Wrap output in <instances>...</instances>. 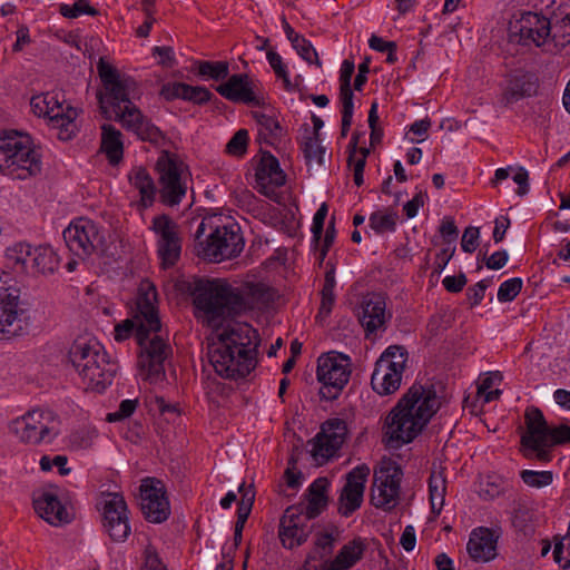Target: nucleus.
Returning <instances> with one entry per match:
<instances>
[{
    "label": "nucleus",
    "instance_id": "obj_13",
    "mask_svg": "<svg viewBox=\"0 0 570 570\" xmlns=\"http://www.w3.org/2000/svg\"><path fill=\"white\" fill-rule=\"evenodd\" d=\"M402 469L394 462H384L374 471L371 487L372 504L384 511L394 509L400 500Z\"/></svg>",
    "mask_w": 570,
    "mask_h": 570
},
{
    "label": "nucleus",
    "instance_id": "obj_63",
    "mask_svg": "<svg viewBox=\"0 0 570 570\" xmlns=\"http://www.w3.org/2000/svg\"><path fill=\"white\" fill-rule=\"evenodd\" d=\"M342 104V126L341 136L346 137L353 121L354 104L353 101H341Z\"/></svg>",
    "mask_w": 570,
    "mask_h": 570
},
{
    "label": "nucleus",
    "instance_id": "obj_61",
    "mask_svg": "<svg viewBox=\"0 0 570 570\" xmlns=\"http://www.w3.org/2000/svg\"><path fill=\"white\" fill-rule=\"evenodd\" d=\"M327 212H328L327 205L325 203H323L314 215L311 230L313 233L315 240H318L322 237L323 229H324V222L327 216Z\"/></svg>",
    "mask_w": 570,
    "mask_h": 570
},
{
    "label": "nucleus",
    "instance_id": "obj_38",
    "mask_svg": "<svg viewBox=\"0 0 570 570\" xmlns=\"http://www.w3.org/2000/svg\"><path fill=\"white\" fill-rule=\"evenodd\" d=\"M317 434L328 439L334 445L342 446L347 435L346 422L337 417L327 420L322 424L321 431Z\"/></svg>",
    "mask_w": 570,
    "mask_h": 570
},
{
    "label": "nucleus",
    "instance_id": "obj_11",
    "mask_svg": "<svg viewBox=\"0 0 570 570\" xmlns=\"http://www.w3.org/2000/svg\"><path fill=\"white\" fill-rule=\"evenodd\" d=\"M351 360L347 355L330 352L317 360V380L322 383V399L335 400L351 376Z\"/></svg>",
    "mask_w": 570,
    "mask_h": 570
},
{
    "label": "nucleus",
    "instance_id": "obj_24",
    "mask_svg": "<svg viewBox=\"0 0 570 570\" xmlns=\"http://www.w3.org/2000/svg\"><path fill=\"white\" fill-rule=\"evenodd\" d=\"M365 549L364 541L361 538H355L344 544L332 560H325L317 564L314 562L315 556L309 554L302 570H348L362 559Z\"/></svg>",
    "mask_w": 570,
    "mask_h": 570
},
{
    "label": "nucleus",
    "instance_id": "obj_53",
    "mask_svg": "<svg viewBox=\"0 0 570 570\" xmlns=\"http://www.w3.org/2000/svg\"><path fill=\"white\" fill-rule=\"evenodd\" d=\"M552 39L561 45L570 42V14H566L563 18L558 20L553 27Z\"/></svg>",
    "mask_w": 570,
    "mask_h": 570
},
{
    "label": "nucleus",
    "instance_id": "obj_36",
    "mask_svg": "<svg viewBox=\"0 0 570 570\" xmlns=\"http://www.w3.org/2000/svg\"><path fill=\"white\" fill-rule=\"evenodd\" d=\"M252 116L257 122L259 137L266 144L273 146L281 140L283 128L275 117L261 111H253Z\"/></svg>",
    "mask_w": 570,
    "mask_h": 570
},
{
    "label": "nucleus",
    "instance_id": "obj_12",
    "mask_svg": "<svg viewBox=\"0 0 570 570\" xmlns=\"http://www.w3.org/2000/svg\"><path fill=\"white\" fill-rule=\"evenodd\" d=\"M244 239L236 225L218 226L198 246V255L209 262L230 259L240 254Z\"/></svg>",
    "mask_w": 570,
    "mask_h": 570
},
{
    "label": "nucleus",
    "instance_id": "obj_46",
    "mask_svg": "<svg viewBox=\"0 0 570 570\" xmlns=\"http://www.w3.org/2000/svg\"><path fill=\"white\" fill-rule=\"evenodd\" d=\"M350 155H348V166L352 168L353 173H364V167L366 164V157L368 155L367 148L357 149V137L354 135L348 144Z\"/></svg>",
    "mask_w": 570,
    "mask_h": 570
},
{
    "label": "nucleus",
    "instance_id": "obj_5",
    "mask_svg": "<svg viewBox=\"0 0 570 570\" xmlns=\"http://www.w3.org/2000/svg\"><path fill=\"white\" fill-rule=\"evenodd\" d=\"M68 355L87 390L100 393L111 384L118 366L96 338L78 337Z\"/></svg>",
    "mask_w": 570,
    "mask_h": 570
},
{
    "label": "nucleus",
    "instance_id": "obj_54",
    "mask_svg": "<svg viewBox=\"0 0 570 570\" xmlns=\"http://www.w3.org/2000/svg\"><path fill=\"white\" fill-rule=\"evenodd\" d=\"M139 327V321L134 316V318H127L121 323L117 324L115 327V340L117 342H122L130 337V335L135 332L137 335Z\"/></svg>",
    "mask_w": 570,
    "mask_h": 570
},
{
    "label": "nucleus",
    "instance_id": "obj_8",
    "mask_svg": "<svg viewBox=\"0 0 570 570\" xmlns=\"http://www.w3.org/2000/svg\"><path fill=\"white\" fill-rule=\"evenodd\" d=\"M104 92L97 95L104 116L111 119V112L138 97L137 82L120 73L114 66L100 59L97 65Z\"/></svg>",
    "mask_w": 570,
    "mask_h": 570
},
{
    "label": "nucleus",
    "instance_id": "obj_37",
    "mask_svg": "<svg viewBox=\"0 0 570 570\" xmlns=\"http://www.w3.org/2000/svg\"><path fill=\"white\" fill-rule=\"evenodd\" d=\"M31 245L18 243L8 247L4 254L8 267H11L16 274H29L30 266L26 264V257H31Z\"/></svg>",
    "mask_w": 570,
    "mask_h": 570
},
{
    "label": "nucleus",
    "instance_id": "obj_42",
    "mask_svg": "<svg viewBox=\"0 0 570 570\" xmlns=\"http://www.w3.org/2000/svg\"><path fill=\"white\" fill-rule=\"evenodd\" d=\"M370 227L377 234L394 232L397 214L391 210H379L370 216Z\"/></svg>",
    "mask_w": 570,
    "mask_h": 570
},
{
    "label": "nucleus",
    "instance_id": "obj_22",
    "mask_svg": "<svg viewBox=\"0 0 570 570\" xmlns=\"http://www.w3.org/2000/svg\"><path fill=\"white\" fill-rule=\"evenodd\" d=\"M308 522L301 505L288 507L279 522L278 535L282 544L287 549L303 544L312 531Z\"/></svg>",
    "mask_w": 570,
    "mask_h": 570
},
{
    "label": "nucleus",
    "instance_id": "obj_56",
    "mask_svg": "<svg viewBox=\"0 0 570 570\" xmlns=\"http://www.w3.org/2000/svg\"><path fill=\"white\" fill-rule=\"evenodd\" d=\"M213 94L205 87H194L185 83V100L193 101L195 104H205L209 101Z\"/></svg>",
    "mask_w": 570,
    "mask_h": 570
},
{
    "label": "nucleus",
    "instance_id": "obj_27",
    "mask_svg": "<svg viewBox=\"0 0 570 570\" xmlns=\"http://www.w3.org/2000/svg\"><path fill=\"white\" fill-rule=\"evenodd\" d=\"M77 116V110L69 105H65V101H61L59 94H57V104H46L41 117L47 118L53 128L59 129V139L69 140L76 131L75 120Z\"/></svg>",
    "mask_w": 570,
    "mask_h": 570
},
{
    "label": "nucleus",
    "instance_id": "obj_59",
    "mask_svg": "<svg viewBox=\"0 0 570 570\" xmlns=\"http://www.w3.org/2000/svg\"><path fill=\"white\" fill-rule=\"evenodd\" d=\"M480 229L479 227H466L461 239L462 250L473 253L479 245Z\"/></svg>",
    "mask_w": 570,
    "mask_h": 570
},
{
    "label": "nucleus",
    "instance_id": "obj_32",
    "mask_svg": "<svg viewBox=\"0 0 570 570\" xmlns=\"http://www.w3.org/2000/svg\"><path fill=\"white\" fill-rule=\"evenodd\" d=\"M327 487L328 481L325 478L316 479L307 490V503L299 504L306 518L311 521L318 517L327 505Z\"/></svg>",
    "mask_w": 570,
    "mask_h": 570
},
{
    "label": "nucleus",
    "instance_id": "obj_40",
    "mask_svg": "<svg viewBox=\"0 0 570 570\" xmlns=\"http://www.w3.org/2000/svg\"><path fill=\"white\" fill-rule=\"evenodd\" d=\"M340 449L341 446L334 445L328 439L316 434L312 441L311 454L315 462L321 465L333 458Z\"/></svg>",
    "mask_w": 570,
    "mask_h": 570
},
{
    "label": "nucleus",
    "instance_id": "obj_14",
    "mask_svg": "<svg viewBox=\"0 0 570 570\" xmlns=\"http://www.w3.org/2000/svg\"><path fill=\"white\" fill-rule=\"evenodd\" d=\"M156 236L157 254L164 268L176 265L180 258L183 237L179 225L168 215L155 216L149 227Z\"/></svg>",
    "mask_w": 570,
    "mask_h": 570
},
{
    "label": "nucleus",
    "instance_id": "obj_7",
    "mask_svg": "<svg viewBox=\"0 0 570 570\" xmlns=\"http://www.w3.org/2000/svg\"><path fill=\"white\" fill-rule=\"evenodd\" d=\"M524 420L527 430L521 436V445L525 458L548 462L552 446L570 443V426L561 424L550 428L538 407H528Z\"/></svg>",
    "mask_w": 570,
    "mask_h": 570
},
{
    "label": "nucleus",
    "instance_id": "obj_10",
    "mask_svg": "<svg viewBox=\"0 0 570 570\" xmlns=\"http://www.w3.org/2000/svg\"><path fill=\"white\" fill-rule=\"evenodd\" d=\"M59 421L48 409H33L14 419L10 431L26 444L51 443L58 435Z\"/></svg>",
    "mask_w": 570,
    "mask_h": 570
},
{
    "label": "nucleus",
    "instance_id": "obj_60",
    "mask_svg": "<svg viewBox=\"0 0 570 570\" xmlns=\"http://www.w3.org/2000/svg\"><path fill=\"white\" fill-rule=\"evenodd\" d=\"M238 492L242 495L240 501L238 503V510L250 513L255 501L254 487L252 484L246 485L245 483H242L238 488Z\"/></svg>",
    "mask_w": 570,
    "mask_h": 570
},
{
    "label": "nucleus",
    "instance_id": "obj_64",
    "mask_svg": "<svg viewBox=\"0 0 570 570\" xmlns=\"http://www.w3.org/2000/svg\"><path fill=\"white\" fill-rule=\"evenodd\" d=\"M466 276L461 273L458 276H446L442 281L443 286L450 293H459L466 285Z\"/></svg>",
    "mask_w": 570,
    "mask_h": 570
},
{
    "label": "nucleus",
    "instance_id": "obj_33",
    "mask_svg": "<svg viewBox=\"0 0 570 570\" xmlns=\"http://www.w3.org/2000/svg\"><path fill=\"white\" fill-rule=\"evenodd\" d=\"M121 132L112 125L101 126V150L106 154L111 165H117L122 159L124 144Z\"/></svg>",
    "mask_w": 570,
    "mask_h": 570
},
{
    "label": "nucleus",
    "instance_id": "obj_49",
    "mask_svg": "<svg viewBox=\"0 0 570 570\" xmlns=\"http://www.w3.org/2000/svg\"><path fill=\"white\" fill-rule=\"evenodd\" d=\"M292 46L306 62L315 63L317 67H322L315 48L307 39L304 37H295L294 43Z\"/></svg>",
    "mask_w": 570,
    "mask_h": 570
},
{
    "label": "nucleus",
    "instance_id": "obj_28",
    "mask_svg": "<svg viewBox=\"0 0 570 570\" xmlns=\"http://www.w3.org/2000/svg\"><path fill=\"white\" fill-rule=\"evenodd\" d=\"M500 533L495 530L479 527L474 529L466 543V551L475 562H489L497 557V543Z\"/></svg>",
    "mask_w": 570,
    "mask_h": 570
},
{
    "label": "nucleus",
    "instance_id": "obj_29",
    "mask_svg": "<svg viewBox=\"0 0 570 570\" xmlns=\"http://www.w3.org/2000/svg\"><path fill=\"white\" fill-rule=\"evenodd\" d=\"M38 515L52 525L69 522V513L52 490H45L33 499Z\"/></svg>",
    "mask_w": 570,
    "mask_h": 570
},
{
    "label": "nucleus",
    "instance_id": "obj_31",
    "mask_svg": "<svg viewBox=\"0 0 570 570\" xmlns=\"http://www.w3.org/2000/svg\"><path fill=\"white\" fill-rule=\"evenodd\" d=\"M130 185L138 190V206L142 209L154 204L157 188L149 173L144 167H135L128 174Z\"/></svg>",
    "mask_w": 570,
    "mask_h": 570
},
{
    "label": "nucleus",
    "instance_id": "obj_47",
    "mask_svg": "<svg viewBox=\"0 0 570 570\" xmlns=\"http://www.w3.org/2000/svg\"><path fill=\"white\" fill-rule=\"evenodd\" d=\"M60 13L65 18L75 19L81 14L97 16L98 10L94 8L87 0H77L72 6L61 4Z\"/></svg>",
    "mask_w": 570,
    "mask_h": 570
},
{
    "label": "nucleus",
    "instance_id": "obj_50",
    "mask_svg": "<svg viewBox=\"0 0 570 570\" xmlns=\"http://www.w3.org/2000/svg\"><path fill=\"white\" fill-rule=\"evenodd\" d=\"M522 279L519 277L504 281L498 289V299L501 303L513 301L522 288Z\"/></svg>",
    "mask_w": 570,
    "mask_h": 570
},
{
    "label": "nucleus",
    "instance_id": "obj_57",
    "mask_svg": "<svg viewBox=\"0 0 570 570\" xmlns=\"http://www.w3.org/2000/svg\"><path fill=\"white\" fill-rule=\"evenodd\" d=\"M489 285L490 282L488 279H482L478 282L475 285L468 288L466 301L471 308L479 305L482 302Z\"/></svg>",
    "mask_w": 570,
    "mask_h": 570
},
{
    "label": "nucleus",
    "instance_id": "obj_25",
    "mask_svg": "<svg viewBox=\"0 0 570 570\" xmlns=\"http://www.w3.org/2000/svg\"><path fill=\"white\" fill-rule=\"evenodd\" d=\"M256 189L271 199L277 197L276 189L286 181V175L272 154H263L255 173Z\"/></svg>",
    "mask_w": 570,
    "mask_h": 570
},
{
    "label": "nucleus",
    "instance_id": "obj_4",
    "mask_svg": "<svg viewBox=\"0 0 570 570\" xmlns=\"http://www.w3.org/2000/svg\"><path fill=\"white\" fill-rule=\"evenodd\" d=\"M441 402L433 386L412 385L393 407L385 421L389 443L413 441L440 409Z\"/></svg>",
    "mask_w": 570,
    "mask_h": 570
},
{
    "label": "nucleus",
    "instance_id": "obj_34",
    "mask_svg": "<svg viewBox=\"0 0 570 570\" xmlns=\"http://www.w3.org/2000/svg\"><path fill=\"white\" fill-rule=\"evenodd\" d=\"M59 266V258L49 246L32 247L29 274H51Z\"/></svg>",
    "mask_w": 570,
    "mask_h": 570
},
{
    "label": "nucleus",
    "instance_id": "obj_48",
    "mask_svg": "<svg viewBox=\"0 0 570 570\" xmlns=\"http://www.w3.org/2000/svg\"><path fill=\"white\" fill-rule=\"evenodd\" d=\"M380 358H385L387 365L394 368L404 371L405 362L407 360V352L403 346L393 345L387 347Z\"/></svg>",
    "mask_w": 570,
    "mask_h": 570
},
{
    "label": "nucleus",
    "instance_id": "obj_2",
    "mask_svg": "<svg viewBox=\"0 0 570 570\" xmlns=\"http://www.w3.org/2000/svg\"><path fill=\"white\" fill-rule=\"evenodd\" d=\"M214 328L207 344V356L215 372L229 380L247 376L257 365V331L248 323L223 322Z\"/></svg>",
    "mask_w": 570,
    "mask_h": 570
},
{
    "label": "nucleus",
    "instance_id": "obj_26",
    "mask_svg": "<svg viewBox=\"0 0 570 570\" xmlns=\"http://www.w3.org/2000/svg\"><path fill=\"white\" fill-rule=\"evenodd\" d=\"M257 85L245 73L233 75L224 83L216 87V91L233 102H243L258 106L262 104L256 95Z\"/></svg>",
    "mask_w": 570,
    "mask_h": 570
},
{
    "label": "nucleus",
    "instance_id": "obj_3",
    "mask_svg": "<svg viewBox=\"0 0 570 570\" xmlns=\"http://www.w3.org/2000/svg\"><path fill=\"white\" fill-rule=\"evenodd\" d=\"M157 292L148 279L141 281L137 302L136 318L139 321L137 342L140 347L139 367L150 382L165 376L164 362L171 352L170 346L157 334L160 321L156 308Z\"/></svg>",
    "mask_w": 570,
    "mask_h": 570
},
{
    "label": "nucleus",
    "instance_id": "obj_35",
    "mask_svg": "<svg viewBox=\"0 0 570 570\" xmlns=\"http://www.w3.org/2000/svg\"><path fill=\"white\" fill-rule=\"evenodd\" d=\"M537 90V81L533 75L522 72L514 75L505 90L508 102L517 101L523 97L531 96Z\"/></svg>",
    "mask_w": 570,
    "mask_h": 570
},
{
    "label": "nucleus",
    "instance_id": "obj_19",
    "mask_svg": "<svg viewBox=\"0 0 570 570\" xmlns=\"http://www.w3.org/2000/svg\"><path fill=\"white\" fill-rule=\"evenodd\" d=\"M104 528L111 540L125 541L130 534L128 509L122 495L108 493L104 499Z\"/></svg>",
    "mask_w": 570,
    "mask_h": 570
},
{
    "label": "nucleus",
    "instance_id": "obj_39",
    "mask_svg": "<svg viewBox=\"0 0 570 570\" xmlns=\"http://www.w3.org/2000/svg\"><path fill=\"white\" fill-rule=\"evenodd\" d=\"M335 276L334 272L330 271L325 274V279L323 284V288L321 291V305L318 309L317 317L320 318H326L334 306L335 303V295H334V287H335Z\"/></svg>",
    "mask_w": 570,
    "mask_h": 570
},
{
    "label": "nucleus",
    "instance_id": "obj_15",
    "mask_svg": "<svg viewBox=\"0 0 570 570\" xmlns=\"http://www.w3.org/2000/svg\"><path fill=\"white\" fill-rule=\"evenodd\" d=\"M551 37L549 19L535 12H522L509 23V38L522 46L541 47Z\"/></svg>",
    "mask_w": 570,
    "mask_h": 570
},
{
    "label": "nucleus",
    "instance_id": "obj_44",
    "mask_svg": "<svg viewBox=\"0 0 570 570\" xmlns=\"http://www.w3.org/2000/svg\"><path fill=\"white\" fill-rule=\"evenodd\" d=\"M430 501L432 509L440 511L444 504L446 492L445 479L441 473H432L429 480Z\"/></svg>",
    "mask_w": 570,
    "mask_h": 570
},
{
    "label": "nucleus",
    "instance_id": "obj_51",
    "mask_svg": "<svg viewBox=\"0 0 570 570\" xmlns=\"http://www.w3.org/2000/svg\"><path fill=\"white\" fill-rule=\"evenodd\" d=\"M521 479L529 487L542 488L552 482L553 475L550 471L524 470L521 472Z\"/></svg>",
    "mask_w": 570,
    "mask_h": 570
},
{
    "label": "nucleus",
    "instance_id": "obj_58",
    "mask_svg": "<svg viewBox=\"0 0 570 570\" xmlns=\"http://www.w3.org/2000/svg\"><path fill=\"white\" fill-rule=\"evenodd\" d=\"M48 102H52V105L57 104V92H43L40 95H36L30 100V107L32 112L41 117L45 110V105Z\"/></svg>",
    "mask_w": 570,
    "mask_h": 570
},
{
    "label": "nucleus",
    "instance_id": "obj_52",
    "mask_svg": "<svg viewBox=\"0 0 570 570\" xmlns=\"http://www.w3.org/2000/svg\"><path fill=\"white\" fill-rule=\"evenodd\" d=\"M248 131L246 129L237 130L226 145V153L232 156H243L247 150Z\"/></svg>",
    "mask_w": 570,
    "mask_h": 570
},
{
    "label": "nucleus",
    "instance_id": "obj_16",
    "mask_svg": "<svg viewBox=\"0 0 570 570\" xmlns=\"http://www.w3.org/2000/svg\"><path fill=\"white\" fill-rule=\"evenodd\" d=\"M63 239L69 250L80 258L90 256L102 243L97 224L82 217L70 223L63 230Z\"/></svg>",
    "mask_w": 570,
    "mask_h": 570
},
{
    "label": "nucleus",
    "instance_id": "obj_17",
    "mask_svg": "<svg viewBox=\"0 0 570 570\" xmlns=\"http://www.w3.org/2000/svg\"><path fill=\"white\" fill-rule=\"evenodd\" d=\"M23 314L17 291L0 286V340L23 334L27 326Z\"/></svg>",
    "mask_w": 570,
    "mask_h": 570
},
{
    "label": "nucleus",
    "instance_id": "obj_62",
    "mask_svg": "<svg viewBox=\"0 0 570 570\" xmlns=\"http://www.w3.org/2000/svg\"><path fill=\"white\" fill-rule=\"evenodd\" d=\"M315 548L320 550V559L330 556L334 548V538L331 533H320L316 535Z\"/></svg>",
    "mask_w": 570,
    "mask_h": 570
},
{
    "label": "nucleus",
    "instance_id": "obj_45",
    "mask_svg": "<svg viewBox=\"0 0 570 570\" xmlns=\"http://www.w3.org/2000/svg\"><path fill=\"white\" fill-rule=\"evenodd\" d=\"M354 62L344 60L341 67L340 75V100L341 101H353L354 95L351 88V79L354 73Z\"/></svg>",
    "mask_w": 570,
    "mask_h": 570
},
{
    "label": "nucleus",
    "instance_id": "obj_23",
    "mask_svg": "<svg viewBox=\"0 0 570 570\" xmlns=\"http://www.w3.org/2000/svg\"><path fill=\"white\" fill-rule=\"evenodd\" d=\"M391 317L392 314L386 311V302L381 294L370 293L363 296L358 318L366 336L374 335L379 331H385Z\"/></svg>",
    "mask_w": 570,
    "mask_h": 570
},
{
    "label": "nucleus",
    "instance_id": "obj_55",
    "mask_svg": "<svg viewBox=\"0 0 570 570\" xmlns=\"http://www.w3.org/2000/svg\"><path fill=\"white\" fill-rule=\"evenodd\" d=\"M137 400H124L117 411L107 414L108 422H118L129 417L137 409Z\"/></svg>",
    "mask_w": 570,
    "mask_h": 570
},
{
    "label": "nucleus",
    "instance_id": "obj_9",
    "mask_svg": "<svg viewBox=\"0 0 570 570\" xmlns=\"http://www.w3.org/2000/svg\"><path fill=\"white\" fill-rule=\"evenodd\" d=\"M156 170L160 202L170 207L178 205L188 189L187 166L177 155L164 151L156 161Z\"/></svg>",
    "mask_w": 570,
    "mask_h": 570
},
{
    "label": "nucleus",
    "instance_id": "obj_20",
    "mask_svg": "<svg viewBox=\"0 0 570 570\" xmlns=\"http://www.w3.org/2000/svg\"><path fill=\"white\" fill-rule=\"evenodd\" d=\"M111 118L120 122L126 130L132 131L141 140L157 144L163 139L158 127L145 117L132 101L115 109L111 112Z\"/></svg>",
    "mask_w": 570,
    "mask_h": 570
},
{
    "label": "nucleus",
    "instance_id": "obj_43",
    "mask_svg": "<svg viewBox=\"0 0 570 570\" xmlns=\"http://www.w3.org/2000/svg\"><path fill=\"white\" fill-rule=\"evenodd\" d=\"M302 150L307 163L324 164L326 148L322 145L321 138L316 136H306L302 142Z\"/></svg>",
    "mask_w": 570,
    "mask_h": 570
},
{
    "label": "nucleus",
    "instance_id": "obj_41",
    "mask_svg": "<svg viewBox=\"0 0 570 570\" xmlns=\"http://www.w3.org/2000/svg\"><path fill=\"white\" fill-rule=\"evenodd\" d=\"M196 69L199 76L215 81L224 80L229 75L227 61H197Z\"/></svg>",
    "mask_w": 570,
    "mask_h": 570
},
{
    "label": "nucleus",
    "instance_id": "obj_30",
    "mask_svg": "<svg viewBox=\"0 0 570 570\" xmlns=\"http://www.w3.org/2000/svg\"><path fill=\"white\" fill-rule=\"evenodd\" d=\"M403 371L387 365L385 358H379L371 377V384L381 395L394 393L401 384Z\"/></svg>",
    "mask_w": 570,
    "mask_h": 570
},
{
    "label": "nucleus",
    "instance_id": "obj_1",
    "mask_svg": "<svg viewBox=\"0 0 570 570\" xmlns=\"http://www.w3.org/2000/svg\"><path fill=\"white\" fill-rule=\"evenodd\" d=\"M274 297V291L263 282H245L239 287H233L217 279L199 282L194 303L202 313L203 322L207 326H217L228 316L268 306Z\"/></svg>",
    "mask_w": 570,
    "mask_h": 570
},
{
    "label": "nucleus",
    "instance_id": "obj_18",
    "mask_svg": "<svg viewBox=\"0 0 570 570\" xmlns=\"http://www.w3.org/2000/svg\"><path fill=\"white\" fill-rule=\"evenodd\" d=\"M141 511L147 520L154 523L166 521L170 514V505L166 490L159 480L146 478L140 484Z\"/></svg>",
    "mask_w": 570,
    "mask_h": 570
},
{
    "label": "nucleus",
    "instance_id": "obj_6",
    "mask_svg": "<svg viewBox=\"0 0 570 570\" xmlns=\"http://www.w3.org/2000/svg\"><path fill=\"white\" fill-rule=\"evenodd\" d=\"M41 156L28 135L6 131L0 135V174L26 180L41 173Z\"/></svg>",
    "mask_w": 570,
    "mask_h": 570
},
{
    "label": "nucleus",
    "instance_id": "obj_21",
    "mask_svg": "<svg viewBox=\"0 0 570 570\" xmlns=\"http://www.w3.org/2000/svg\"><path fill=\"white\" fill-rule=\"evenodd\" d=\"M368 475L370 468L366 464H360L346 474V482L338 498V512L343 517H350L361 508Z\"/></svg>",
    "mask_w": 570,
    "mask_h": 570
}]
</instances>
